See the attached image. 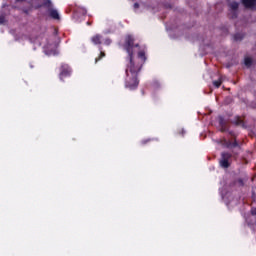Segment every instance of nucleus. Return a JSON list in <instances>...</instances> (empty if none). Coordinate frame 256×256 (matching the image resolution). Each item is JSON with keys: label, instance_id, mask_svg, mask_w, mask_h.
I'll use <instances>...</instances> for the list:
<instances>
[{"label": "nucleus", "instance_id": "obj_1", "mask_svg": "<svg viewBox=\"0 0 256 256\" xmlns=\"http://www.w3.org/2000/svg\"><path fill=\"white\" fill-rule=\"evenodd\" d=\"M125 49L129 55V61L126 66V87L135 89L139 85L137 75L141 71L143 63H145V53L139 52L138 57L133 58V51H139V45H133V37H126Z\"/></svg>", "mask_w": 256, "mask_h": 256}, {"label": "nucleus", "instance_id": "obj_2", "mask_svg": "<svg viewBox=\"0 0 256 256\" xmlns=\"http://www.w3.org/2000/svg\"><path fill=\"white\" fill-rule=\"evenodd\" d=\"M230 158H231V155L229 153H222V158L220 160L221 167H224V169H227V167H229Z\"/></svg>", "mask_w": 256, "mask_h": 256}, {"label": "nucleus", "instance_id": "obj_3", "mask_svg": "<svg viewBox=\"0 0 256 256\" xmlns=\"http://www.w3.org/2000/svg\"><path fill=\"white\" fill-rule=\"evenodd\" d=\"M242 3L247 9H256V0H242Z\"/></svg>", "mask_w": 256, "mask_h": 256}, {"label": "nucleus", "instance_id": "obj_4", "mask_svg": "<svg viewBox=\"0 0 256 256\" xmlns=\"http://www.w3.org/2000/svg\"><path fill=\"white\" fill-rule=\"evenodd\" d=\"M68 75H71V69L67 65L62 66L60 78L63 79V77H67Z\"/></svg>", "mask_w": 256, "mask_h": 256}, {"label": "nucleus", "instance_id": "obj_5", "mask_svg": "<svg viewBox=\"0 0 256 256\" xmlns=\"http://www.w3.org/2000/svg\"><path fill=\"white\" fill-rule=\"evenodd\" d=\"M103 41V37H101V35L99 34H96L94 35L92 38H91V42L94 44V45H101Z\"/></svg>", "mask_w": 256, "mask_h": 256}, {"label": "nucleus", "instance_id": "obj_6", "mask_svg": "<svg viewBox=\"0 0 256 256\" xmlns=\"http://www.w3.org/2000/svg\"><path fill=\"white\" fill-rule=\"evenodd\" d=\"M50 15L53 19H59V12L57 10H50Z\"/></svg>", "mask_w": 256, "mask_h": 256}, {"label": "nucleus", "instance_id": "obj_7", "mask_svg": "<svg viewBox=\"0 0 256 256\" xmlns=\"http://www.w3.org/2000/svg\"><path fill=\"white\" fill-rule=\"evenodd\" d=\"M230 8L232 11H237V9H239V3L237 2L230 3Z\"/></svg>", "mask_w": 256, "mask_h": 256}, {"label": "nucleus", "instance_id": "obj_8", "mask_svg": "<svg viewBox=\"0 0 256 256\" xmlns=\"http://www.w3.org/2000/svg\"><path fill=\"white\" fill-rule=\"evenodd\" d=\"M244 63L246 65V67H251V64L253 63V59L246 57L244 60Z\"/></svg>", "mask_w": 256, "mask_h": 256}, {"label": "nucleus", "instance_id": "obj_9", "mask_svg": "<svg viewBox=\"0 0 256 256\" xmlns=\"http://www.w3.org/2000/svg\"><path fill=\"white\" fill-rule=\"evenodd\" d=\"M221 83H222L221 80H216V81L213 82V85H214L215 87L219 88V87H221Z\"/></svg>", "mask_w": 256, "mask_h": 256}, {"label": "nucleus", "instance_id": "obj_10", "mask_svg": "<svg viewBox=\"0 0 256 256\" xmlns=\"http://www.w3.org/2000/svg\"><path fill=\"white\" fill-rule=\"evenodd\" d=\"M105 57V52L101 51L100 52V57L96 58L95 62L97 63V61H100L101 58Z\"/></svg>", "mask_w": 256, "mask_h": 256}, {"label": "nucleus", "instance_id": "obj_11", "mask_svg": "<svg viewBox=\"0 0 256 256\" xmlns=\"http://www.w3.org/2000/svg\"><path fill=\"white\" fill-rule=\"evenodd\" d=\"M4 21H5V18H3V17L0 16V25L3 24Z\"/></svg>", "mask_w": 256, "mask_h": 256}, {"label": "nucleus", "instance_id": "obj_12", "mask_svg": "<svg viewBox=\"0 0 256 256\" xmlns=\"http://www.w3.org/2000/svg\"><path fill=\"white\" fill-rule=\"evenodd\" d=\"M251 213L252 215H256V208L252 209Z\"/></svg>", "mask_w": 256, "mask_h": 256}, {"label": "nucleus", "instance_id": "obj_13", "mask_svg": "<svg viewBox=\"0 0 256 256\" xmlns=\"http://www.w3.org/2000/svg\"><path fill=\"white\" fill-rule=\"evenodd\" d=\"M238 125H243V121L239 120Z\"/></svg>", "mask_w": 256, "mask_h": 256}, {"label": "nucleus", "instance_id": "obj_14", "mask_svg": "<svg viewBox=\"0 0 256 256\" xmlns=\"http://www.w3.org/2000/svg\"><path fill=\"white\" fill-rule=\"evenodd\" d=\"M134 7H136V8H137V7H139V4H137V3H136V4H134Z\"/></svg>", "mask_w": 256, "mask_h": 256}, {"label": "nucleus", "instance_id": "obj_15", "mask_svg": "<svg viewBox=\"0 0 256 256\" xmlns=\"http://www.w3.org/2000/svg\"><path fill=\"white\" fill-rule=\"evenodd\" d=\"M235 40H236V41H239V38L237 37V35L235 36Z\"/></svg>", "mask_w": 256, "mask_h": 256}, {"label": "nucleus", "instance_id": "obj_16", "mask_svg": "<svg viewBox=\"0 0 256 256\" xmlns=\"http://www.w3.org/2000/svg\"><path fill=\"white\" fill-rule=\"evenodd\" d=\"M47 3H48V5H51V1L50 0H48Z\"/></svg>", "mask_w": 256, "mask_h": 256}]
</instances>
